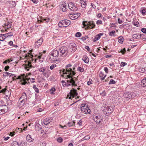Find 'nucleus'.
<instances>
[{
	"label": "nucleus",
	"mask_w": 146,
	"mask_h": 146,
	"mask_svg": "<svg viewBox=\"0 0 146 146\" xmlns=\"http://www.w3.org/2000/svg\"><path fill=\"white\" fill-rule=\"evenodd\" d=\"M26 64L25 65L24 68L27 71L29 70V68H32V66L31 64V62L30 61H27L26 62Z\"/></svg>",
	"instance_id": "obj_13"
},
{
	"label": "nucleus",
	"mask_w": 146,
	"mask_h": 146,
	"mask_svg": "<svg viewBox=\"0 0 146 146\" xmlns=\"http://www.w3.org/2000/svg\"><path fill=\"white\" fill-rule=\"evenodd\" d=\"M69 17L72 20H74L78 18L77 16H76V14H75V13H71Z\"/></svg>",
	"instance_id": "obj_21"
},
{
	"label": "nucleus",
	"mask_w": 146,
	"mask_h": 146,
	"mask_svg": "<svg viewBox=\"0 0 146 146\" xmlns=\"http://www.w3.org/2000/svg\"><path fill=\"white\" fill-rule=\"evenodd\" d=\"M127 64L126 63L121 62V63L120 66L121 67H123Z\"/></svg>",
	"instance_id": "obj_52"
},
{
	"label": "nucleus",
	"mask_w": 146,
	"mask_h": 146,
	"mask_svg": "<svg viewBox=\"0 0 146 146\" xmlns=\"http://www.w3.org/2000/svg\"><path fill=\"white\" fill-rule=\"evenodd\" d=\"M67 6L66 4L64 2H62L61 5V8L62 9L63 11H66L67 10Z\"/></svg>",
	"instance_id": "obj_17"
},
{
	"label": "nucleus",
	"mask_w": 146,
	"mask_h": 146,
	"mask_svg": "<svg viewBox=\"0 0 146 146\" xmlns=\"http://www.w3.org/2000/svg\"><path fill=\"white\" fill-rule=\"evenodd\" d=\"M43 42L42 38H40L35 43V46H39L41 45Z\"/></svg>",
	"instance_id": "obj_19"
},
{
	"label": "nucleus",
	"mask_w": 146,
	"mask_h": 146,
	"mask_svg": "<svg viewBox=\"0 0 146 146\" xmlns=\"http://www.w3.org/2000/svg\"><path fill=\"white\" fill-rule=\"evenodd\" d=\"M19 144L18 142H17V141H14L12 143V146H19Z\"/></svg>",
	"instance_id": "obj_37"
},
{
	"label": "nucleus",
	"mask_w": 146,
	"mask_h": 146,
	"mask_svg": "<svg viewBox=\"0 0 146 146\" xmlns=\"http://www.w3.org/2000/svg\"><path fill=\"white\" fill-rule=\"evenodd\" d=\"M42 128V127L38 125H36L35 127V129L36 131L39 132L40 130Z\"/></svg>",
	"instance_id": "obj_34"
},
{
	"label": "nucleus",
	"mask_w": 146,
	"mask_h": 146,
	"mask_svg": "<svg viewBox=\"0 0 146 146\" xmlns=\"http://www.w3.org/2000/svg\"><path fill=\"white\" fill-rule=\"evenodd\" d=\"M51 121V120H50V119L46 118L44 119L43 123L45 125H47Z\"/></svg>",
	"instance_id": "obj_22"
},
{
	"label": "nucleus",
	"mask_w": 146,
	"mask_h": 146,
	"mask_svg": "<svg viewBox=\"0 0 146 146\" xmlns=\"http://www.w3.org/2000/svg\"><path fill=\"white\" fill-rule=\"evenodd\" d=\"M81 35V34L79 32H77L76 34V36L77 37H80Z\"/></svg>",
	"instance_id": "obj_48"
},
{
	"label": "nucleus",
	"mask_w": 146,
	"mask_h": 146,
	"mask_svg": "<svg viewBox=\"0 0 146 146\" xmlns=\"http://www.w3.org/2000/svg\"><path fill=\"white\" fill-rule=\"evenodd\" d=\"M70 24V21L68 20H64L60 21L58 23V26L60 27H66Z\"/></svg>",
	"instance_id": "obj_7"
},
{
	"label": "nucleus",
	"mask_w": 146,
	"mask_h": 146,
	"mask_svg": "<svg viewBox=\"0 0 146 146\" xmlns=\"http://www.w3.org/2000/svg\"><path fill=\"white\" fill-rule=\"evenodd\" d=\"M72 66V65L70 64H69L67 65L66 66V69H64L63 71V72L64 74H67L71 76V72L72 71V68H70Z\"/></svg>",
	"instance_id": "obj_8"
},
{
	"label": "nucleus",
	"mask_w": 146,
	"mask_h": 146,
	"mask_svg": "<svg viewBox=\"0 0 146 146\" xmlns=\"http://www.w3.org/2000/svg\"><path fill=\"white\" fill-rule=\"evenodd\" d=\"M82 60L86 63H88L89 62V59L86 55H84L83 56Z\"/></svg>",
	"instance_id": "obj_23"
},
{
	"label": "nucleus",
	"mask_w": 146,
	"mask_h": 146,
	"mask_svg": "<svg viewBox=\"0 0 146 146\" xmlns=\"http://www.w3.org/2000/svg\"><path fill=\"white\" fill-rule=\"evenodd\" d=\"M103 35V33H100L97 35L95 36V38L93 40V41L94 42L100 39L101 36H102Z\"/></svg>",
	"instance_id": "obj_18"
},
{
	"label": "nucleus",
	"mask_w": 146,
	"mask_h": 146,
	"mask_svg": "<svg viewBox=\"0 0 146 146\" xmlns=\"http://www.w3.org/2000/svg\"><path fill=\"white\" fill-rule=\"evenodd\" d=\"M84 27L87 26L88 28H90L91 29L94 28L95 27V25L93 21L87 22L86 21H84L82 23Z\"/></svg>",
	"instance_id": "obj_9"
},
{
	"label": "nucleus",
	"mask_w": 146,
	"mask_h": 146,
	"mask_svg": "<svg viewBox=\"0 0 146 146\" xmlns=\"http://www.w3.org/2000/svg\"><path fill=\"white\" fill-rule=\"evenodd\" d=\"M145 79H146V77L141 80V85L143 87H145L146 86V81L145 80Z\"/></svg>",
	"instance_id": "obj_26"
},
{
	"label": "nucleus",
	"mask_w": 146,
	"mask_h": 146,
	"mask_svg": "<svg viewBox=\"0 0 146 146\" xmlns=\"http://www.w3.org/2000/svg\"><path fill=\"white\" fill-rule=\"evenodd\" d=\"M77 92V90L74 89L71 90L70 92L67 95V97L69 99L71 98V96L73 98H74V96L78 95V94Z\"/></svg>",
	"instance_id": "obj_10"
},
{
	"label": "nucleus",
	"mask_w": 146,
	"mask_h": 146,
	"mask_svg": "<svg viewBox=\"0 0 146 146\" xmlns=\"http://www.w3.org/2000/svg\"><path fill=\"white\" fill-rule=\"evenodd\" d=\"M67 78H69V80H67V82L63 80L62 81V83L63 85H65L66 86H69L72 85L73 87V86H77V85L75 84V82L74 78L76 79L75 78H72V76L69 75L67 76Z\"/></svg>",
	"instance_id": "obj_1"
},
{
	"label": "nucleus",
	"mask_w": 146,
	"mask_h": 146,
	"mask_svg": "<svg viewBox=\"0 0 146 146\" xmlns=\"http://www.w3.org/2000/svg\"><path fill=\"white\" fill-rule=\"evenodd\" d=\"M87 1V0H85L84 1H83L81 3V7L82 8H84L86 7V2Z\"/></svg>",
	"instance_id": "obj_27"
},
{
	"label": "nucleus",
	"mask_w": 146,
	"mask_h": 146,
	"mask_svg": "<svg viewBox=\"0 0 146 146\" xmlns=\"http://www.w3.org/2000/svg\"><path fill=\"white\" fill-rule=\"evenodd\" d=\"M118 23L120 24H121L123 22L119 18L118 19Z\"/></svg>",
	"instance_id": "obj_62"
},
{
	"label": "nucleus",
	"mask_w": 146,
	"mask_h": 146,
	"mask_svg": "<svg viewBox=\"0 0 146 146\" xmlns=\"http://www.w3.org/2000/svg\"><path fill=\"white\" fill-rule=\"evenodd\" d=\"M10 6L12 7H13L16 5V3L14 1H11L10 2Z\"/></svg>",
	"instance_id": "obj_32"
},
{
	"label": "nucleus",
	"mask_w": 146,
	"mask_h": 146,
	"mask_svg": "<svg viewBox=\"0 0 146 146\" xmlns=\"http://www.w3.org/2000/svg\"><path fill=\"white\" fill-rule=\"evenodd\" d=\"M56 66V64H53L51 66H50V69L51 70H52Z\"/></svg>",
	"instance_id": "obj_55"
},
{
	"label": "nucleus",
	"mask_w": 146,
	"mask_h": 146,
	"mask_svg": "<svg viewBox=\"0 0 146 146\" xmlns=\"http://www.w3.org/2000/svg\"><path fill=\"white\" fill-rule=\"evenodd\" d=\"M75 122V121H71L68 123L67 124V126L68 125L69 127H71L74 125Z\"/></svg>",
	"instance_id": "obj_29"
},
{
	"label": "nucleus",
	"mask_w": 146,
	"mask_h": 146,
	"mask_svg": "<svg viewBox=\"0 0 146 146\" xmlns=\"http://www.w3.org/2000/svg\"><path fill=\"white\" fill-rule=\"evenodd\" d=\"M77 70L79 71L82 72L84 71V68L80 67H78Z\"/></svg>",
	"instance_id": "obj_41"
},
{
	"label": "nucleus",
	"mask_w": 146,
	"mask_h": 146,
	"mask_svg": "<svg viewBox=\"0 0 146 146\" xmlns=\"http://www.w3.org/2000/svg\"><path fill=\"white\" fill-rule=\"evenodd\" d=\"M80 110H81L82 113L85 114H90L91 112V110L89 108L86 104H82Z\"/></svg>",
	"instance_id": "obj_2"
},
{
	"label": "nucleus",
	"mask_w": 146,
	"mask_h": 146,
	"mask_svg": "<svg viewBox=\"0 0 146 146\" xmlns=\"http://www.w3.org/2000/svg\"><path fill=\"white\" fill-rule=\"evenodd\" d=\"M140 12L143 15H146V11L145 8H141L139 10Z\"/></svg>",
	"instance_id": "obj_28"
},
{
	"label": "nucleus",
	"mask_w": 146,
	"mask_h": 146,
	"mask_svg": "<svg viewBox=\"0 0 146 146\" xmlns=\"http://www.w3.org/2000/svg\"><path fill=\"white\" fill-rule=\"evenodd\" d=\"M4 35H3V34H0V40L1 41H4V40L5 39V38H4L3 36Z\"/></svg>",
	"instance_id": "obj_42"
},
{
	"label": "nucleus",
	"mask_w": 146,
	"mask_h": 146,
	"mask_svg": "<svg viewBox=\"0 0 146 146\" xmlns=\"http://www.w3.org/2000/svg\"><path fill=\"white\" fill-rule=\"evenodd\" d=\"M8 74H9L8 72H4L3 73V76L5 77H6L7 76H8Z\"/></svg>",
	"instance_id": "obj_57"
},
{
	"label": "nucleus",
	"mask_w": 146,
	"mask_h": 146,
	"mask_svg": "<svg viewBox=\"0 0 146 146\" xmlns=\"http://www.w3.org/2000/svg\"><path fill=\"white\" fill-rule=\"evenodd\" d=\"M139 72H141V73H143L145 72V68H140L139 69Z\"/></svg>",
	"instance_id": "obj_43"
},
{
	"label": "nucleus",
	"mask_w": 146,
	"mask_h": 146,
	"mask_svg": "<svg viewBox=\"0 0 146 146\" xmlns=\"http://www.w3.org/2000/svg\"><path fill=\"white\" fill-rule=\"evenodd\" d=\"M76 67V66L75 65H74L72 67V71L71 73V76L72 77L74 76V75H75L76 74L75 72V67Z\"/></svg>",
	"instance_id": "obj_25"
},
{
	"label": "nucleus",
	"mask_w": 146,
	"mask_h": 146,
	"mask_svg": "<svg viewBox=\"0 0 146 146\" xmlns=\"http://www.w3.org/2000/svg\"><path fill=\"white\" fill-rule=\"evenodd\" d=\"M40 20L39 21L41 22H43L44 21H45V20H44V19H45L44 18H43L42 17L40 18Z\"/></svg>",
	"instance_id": "obj_61"
},
{
	"label": "nucleus",
	"mask_w": 146,
	"mask_h": 146,
	"mask_svg": "<svg viewBox=\"0 0 146 146\" xmlns=\"http://www.w3.org/2000/svg\"><path fill=\"white\" fill-rule=\"evenodd\" d=\"M58 56H60L58 50H54L52 51L50 56V59L53 61H57L56 58Z\"/></svg>",
	"instance_id": "obj_3"
},
{
	"label": "nucleus",
	"mask_w": 146,
	"mask_h": 146,
	"mask_svg": "<svg viewBox=\"0 0 146 146\" xmlns=\"http://www.w3.org/2000/svg\"><path fill=\"white\" fill-rule=\"evenodd\" d=\"M88 38V37L87 36H84V37H82L81 38V39L83 41H84L86 40Z\"/></svg>",
	"instance_id": "obj_59"
},
{
	"label": "nucleus",
	"mask_w": 146,
	"mask_h": 146,
	"mask_svg": "<svg viewBox=\"0 0 146 146\" xmlns=\"http://www.w3.org/2000/svg\"><path fill=\"white\" fill-rule=\"evenodd\" d=\"M29 79L31 80V81L33 83H34L35 82V79L33 78H30Z\"/></svg>",
	"instance_id": "obj_63"
},
{
	"label": "nucleus",
	"mask_w": 146,
	"mask_h": 146,
	"mask_svg": "<svg viewBox=\"0 0 146 146\" xmlns=\"http://www.w3.org/2000/svg\"><path fill=\"white\" fill-rule=\"evenodd\" d=\"M33 88L35 90V92L37 93H39V90L38 88H37L36 86L35 85H34L33 87Z\"/></svg>",
	"instance_id": "obj_35"
},
{
	"label": "nucleus",
	"mask_w": 146,
	"mask_h": 146,
	"mask_svg": "<svg viewBox=\"0 0 146 146\" xmlns=\"http://www.w3.org/2000/svg\"><path fill=\"white\" fill-rule=\"evenodd\" d=\"M60 56H66L68 53L67 48L66 46L61 47L58 50Z\"/></svg>",
	"instance_id": "obj_5"
},
{
	"label": "nucleus",
	"mask_w": 146,
	"mask_h": 146,
	"mask_svg": "<svg viewBox=\"0 0 146 146\" xmlns=\"http://www.w3.org/2000/svg\"><path fill=\"white\" fill-rule=\"evenodd\" d=\"M141 31L143 33H146V29L143 28L141 29Z\"/></svg>",
	"instance_id": "obj_58"
},
{
	"label": "nucleus",
	"mask_w": 146,
	"mask_h": 146,
	"mask_svg": "<svg viewBox=\"0 0 146 146\" xmlns=\"http://www.w3.org/2000/svg\"><path fill=\"white\" fill-rule=\"evenodd\" d=\"M31 136L29 135H28L26 137V139L27 141L29 142H31L33 141L34 139L31 137Z\"/></svg>",
	"instance_id": "obj_24"
},
{
	"label": "nucleus",
	"mask_w": 146,
	"mask_h": 146,
	"mask_svg": "<svg viewBox=\"0 0 146 146\" xmlns=\"http://www.w3.org/2000/svg\"><path fill=\"white\" fill-rule=\"evenodd\" d=\"M92 79H90L89 81H88L87 84L88 85H90V84H92Z\"/></svg>",
	"instance_id": "obj_47"
},
{
	"label": "nucleus",
	"mask_w": 146,
	"mask_h": 146,
	"mask_svg": "<svg viewBox=\"0 0 146 146\" xmlns=\"http://www.w3.org/2000/svg\"><path fill=\"white\" fill-rule=\"evenodd\" d=\"M115 33V31H112L109 33V35L110 36H112L114 35V33Z\"/></svg>",
	"instance_id": "obj_50"
},
{
	"label": "nucleus",
	"mask_w": 146,
	"mask_h": 146,
	"mask_svg": "<svg viewBox=\"0 0 146 146\" xmlns=\"http://www.w3.org/2000/svg\"><path fill=\"white\" fill-rule=\"evenodd\" d=\"M106 108L103 109L104 113L107 116H109L111 113L114 110L111 107L110 110H106Z\"/></svg>",
	"instance_id": "obj_15"
},
{
	"label": "nucleus",
	"mask_w": 146,
	"mask_h": 146,
	"mask_svg": "<svg viewBox=\"0 0 146 146\" xmlns=\"http://www.w3.org/2000/svg\"><path fill=\"white\" fill-rule=\"evenodd\" d=\"M24 100L25 101L27 100V97L26 94L25 92L24 93L20 98L19 100Z\"/></svg>",
	"instance_id": "obj_20"
},
{
	"label": "nucleus",
	"mask_w": 146,
	"mask_h": 146,
	"mask_svg": "<svg viewBox=\"0 0 146 146\" xmlns=\"http://www.w3.org/2000/svg\"><path fill=\"white\" fill-rule=\"evenodd\" d=\"M68 6L69 9L71 11H76L78 9L77 7L76 6L74 3L70 2L68 5Z\"/></svg>",
	"instance_id": "obj_11"
},
{
	"label": "nucleus",
	"mask_w": 146,
	"mask_h": 146,
	"mask_svg": "<svg viewBox=\"0 0 146 146\" xmlns=\"http://www.w3.org/2000/svg\"><path fill=\"white\" fill-rule=\"evenodd\" d=\"M57 141L59 143H61L62 141V139L60 137H59L57 139Z\"/></svg>",
	"instance_id": "obj_53"
},
{
	"label": "nucleus",
	"mask_w": 146,
	"mask_h": 146,
	"mask_svg": "<svg viewBox=\"0 0 146 146\" xmlns=\"http://www.w3.org/2000/svg\"><path fill=\"white\" fill-rule=\"evenodd\" d=\"M90 138V136L89 135H87L85 136L84 138H83V140H86V139H89Z\"/></svg>",
	"instance_id": "obj_46"
},
{
	"label": "nucleus",
	"mask_w": 146,
	"mask_h": 146,
	"mask_svg": "<svg viewBox=\"0 0 146 146\" xmlns=\"http://www.w3.org/2000/svg\"><path fill=\"white\" fill-rule=\"evenodd\" d=\"M69 47L71 52H74L76 50V45L74 43H71L69 45Z\"/></svg>",
	"instance_id": "obj_12"
},
{
	"label": "nucleus",
	"mask_w": 146,
	"mask_h": 146,
	"mask_svg": "<svg viewBox=\"0 0 146 146\" xmlns=\"http://www.w3.org/2000/svg\"><path fill=\"white\" fill-rule=\"evenodd\" d=\"M123 96L127 101L131 99L132 96L131 94V93L127 92L125 93L124 94Z\"/></svg>",
	"instance_id": "obj_16"
},
{
	"label": "nucleus",
	"mask_w": 146,
	"mask_h": 146,
	"mask_svg": "<svg viewBox=\"0 0 146 146\" xmlns=\"http://www.w3.org/2000/svg\"><path fill=\"white\" fill-rule=\"evenodd\" d=\"M7 34L8 35L7 36L10 37L12 36L13 35V33L12 32H10L7 33Z\"/></svg>",
	"instance_id": "obj_49"
},
{
	"label": "nucleus",
	"mask_w": 146,
	"mask_h": 146,
	"mask_svg": "<svg viewBox=\"0 0 146 146\" xmlns=\"http://www.w3.org/2000/svg\"><path fill=\"white\" fill-rule=\"evenodd\" d=\"M133 24L136 27H138V25L139 24V23H138V22L133 21Z\"/></svg>",
	"instance_id": "obj_45"
},
{
	"label": "nucleus",
	"mask_w": 146,
	"mask_h": 146,
	"mask_svg": "<svg viewBox=\"0 0 146 146\" xmlns=\"http://www.w3.org/2000/svg\"><path fill=\"white\" fill-rule=\"evenodd\" d=\"M38 70L40 72H42L43 73L45 71V69L43 68H41L39 69Z\"/></svg>",
	"instance_id": "obj_56"
},
{
	"label": "nucleus",
	"mask_w": 146,
	"mask_h": 146,
	"mask_svg": "<svg viewBox=\"0 0 146 146\" xmlns=\"http://www.w3.org/2000/svg\"><path fill=\"white\" fill-rule=\"evenodd\" d=\"M102 23V21L101 20H98L96 22V23L97 25L101 24Z\"/></svg>",
	"instance_id": "obj_54"
},
{
	"label": "nucleus",
	"mask_w": 146,
	"mask_h": 146,
	"mask_svg": "<svg viewBox=\"0 0 146 146\" xmlns=\"http://www.w3.org/2000/svg\"><path fill=\"white\" fill-rule=\"evenodd\" d=\"M139 34H134L132 35V37L135 38H139V37H138V36Z\"/></svg>",
	"instance_id": "obj_38"
},
{
	"label": "nucleus",
	"mask_w": 146,
	"mask_h": 146,
	"mask_svg": "<svg viewBox=\"0 0 146 146\" xmlns=\"http://www.w3.org/2000/svg\"><path fill=\"white\" fill-rule=\"evenodd\" d=\"M19 100L20 101V102L19 103V104L20 106H23L24 105L25 103L27 101L24 100Z\"/></svg>",
	"instance_id": "obj_33"
},
{
	"label": "nucleus",
	"mask_w": 146,
	"mask_h": 146,
	"mask_svg": "<svg viewBox=\"0 0 146 146\" xmlns=\"http://www.w3.org/2000/svg\"><path fill=\"white\" fill-rule=\"evenodd\" d=\"M104 70L105 71V72L106 73H108V68L107 67H104Z\"/></svg>",
	"instance_id": "obj_64"
},
{
	"label": "nucleus",
	"mask_w": 146,
	"mask_h": 146,
	"mask_svg": "<svg viewBox=\"0 0 146 146\" xmlns=\"http://www.w3.org/2000/svg\"><path fill=\"white\" fill-rule=\"evenodd\" d=\"M55 91L56 89L54 88H52L50 90V94H54V92Z\"/></svg>",
	"instance_id": "obj_39"
},
{
	"label": "nucleus",
	"mask_w": 146,
	"mask_h": 146,
	"mask_svg": "<svg viewBox=\"0 0 146 146\" xmlns=\"http://www.w3.org/2000/svg\"><path fill=\"white\" fill-rule=\"evenodd\" d=\"M9 68V67L8 66H6L5 67L4 69L6 71H7L8 70Z\"/></svg>",
	"instance_id": "obj_60"
},
{
	"label": "nucleus",
	"mask_w": 146,
	"mask_h": 146,
	"mask_svg": "<svg viewBox=\"0 0 146 146\" xmlns=\"http://www.w3.org/2000/svg\"><path fill=\"white\" fill-rule=\"evenodd\" d=\"M139 36H140L141 38L143 39H146V36L144 34H140L139 35Z\"/></svg>",
	"instance_id": "obj_36"
},
{
	"label": "nucleus",
	"mask_w": 146,
	"mask_h": 146,
	"mask_svg": "<svg viewBox=\"0 0 146 146\" xmlns=\"http://www.w3.org/2000/svg\"><path fill=\"white\" fill-rule=\"evenodd\" d=\"M131 98H133L134 97L137 96V93L135 92H132L131 93Z\"/></svg>",
	"instance_id": "obj_40"
},
{
	"label": "nucleus",
	"mask_w": 146,
	"mask_h": 146,
	"mask_svg": "<svg viewBox=\"0 0 146 146\" xmlns=\"http://www.w3.org/2000/svg\"><path fill=\"white\" fill-rule=\"evenodd\" d=\"M6 108H7V107L6 105L0 106V115L5 113Z\"/></svg>",
	"instance_id": "obj_14"
},
{
	"label": "nucleus",
	"mask_w": 146,
	"mask_h": 146,
	"mask_svg": "<svg viewBox=\"0 0 146 146\" xmlns=\"http://www.w3.org/2000/svg\"><path fill=\"white\" fill-rule=\"evenodd\" d=\"M116 83L112 79H111L110 81L109 84H115Z\"/></svg>",
	"instance_id": "obj_44"
},
{
	"label": "nucleus",
	"mask_w": 146,
	"mask_h": 146,
	"mask_svg": "<svg viewBox=\"0 0 146 146\" xmlns=\"http://www.w3.org/2000/svg\"><path fill=\"white\" fill-rule=\"evenodd\" d=\"M25 75V74H24L23 75H21L20 76H19L16 78V79H20L21 80V84L23 85H25L26 84H27L28 82L26 81V80L28 81L30 79V78H27L26 76L25 77V78H26V79H25V77H24Z\"/></svg>",
	"instance_id": "obj_6"
},
{
	"label": "nucleus",
	"mask_w": 146,
	"mask_h": 146,
	"mask_svg": "<svg viewBox=\"0 0 146 146\" xmlns=\"http://www.w3.org/2000/svg\"><path fill=\"white\" fill-rule=\"evenodd\" d=\"M124 40V39L122 36H121L119 37L118 41L119 43L122 44Z\"/></svg>",
	"instance_id": "obj_31"
},
{
	"label": "nucleus",
	"mask_w": 146,
	"mask_h": 146,
	"mask_svg": "<svg viewBox=\"0 0 146 146\" xmlns=\"http://www.w3.org/2000/svg\"><path fill=\"white\" fill-rule=\"evenodd\" d=\"M126 51L125 48H123V49L121 50L120 52L123 54H124L126 52Z\"/></svg>",
	"instance_id": "obj_51"
},
{
	"label": "nucleus",
	"mask_w": 146,
	"mask_h": 146,
	"mask_svg": "<svg viewBox=\"0 0 146 146\" xmlns=\"http://www.w3.org/2000/svg\"><path fill=\"white\" fill-rule=\"evenodd\" d=\"M8 73L9 74L8 75V76H9V77H11L13 76V77H12L13 80H15V78H17V76L15 74H11V73H9L8 72Z\"/></svg>",
	"instance_id": "obj_30"
},
{
	"label": "nucleus",
	"mask_w": 146,
	"mask_h": 146,
	"mask_svg": "<svg viewBox=\"0 0 146 146\" xmlns=\"http://www.w3.org/2000/svg\"><path fill=\"white\" fill-rule=\"evenodd\" d=\"M93 120L97 125L100 124L103 119V117L100 114L94 113L93 114Z\"/></svg>",
	"instance_id": "obj_4"
}]
</instances>
